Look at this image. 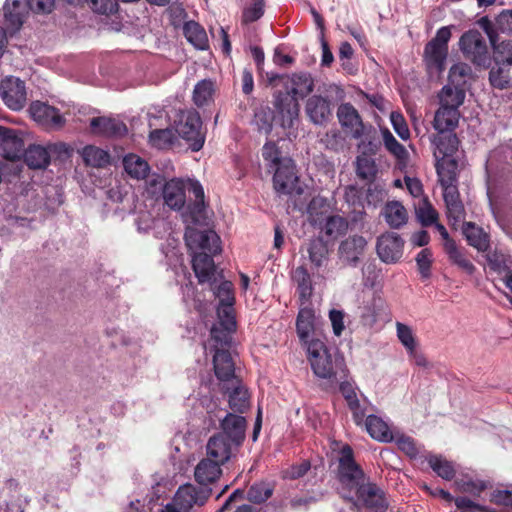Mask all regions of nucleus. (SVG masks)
<instances>
[{"mask_svg": "<svg viewBox=\"0 0 512 512\" xmlns=\"http://www.w3.org/2000/svg\"><path fill=\"white\" fill-rule=\"evenodd\" d=\"M278 79L284 91L274 94V107L281 116V126L292 128L299 116L298 99H303L314 90V79L308 72L275 75L270 81Z\"/></svg>", "mask_w": 512, "mask_h": 512, "instance_id": "nucleus-1", "label": "nucleus"}, {"mask_svg": "<svg viewBox=\"0 0 512 512\" xmlns=\"http://www.w3.org/2000/svg\"><path fill=\"white\" fill-rule=\"evenodd\" d=\"M308 359L314 374L330 383H338L346 377L344 358L331 353L322 340H312L306 347Z\"/></svg>", "mask_w": 512, "mask_h": 512, "instance_id": "nucleus-2", "label": "nucleus"}, {"mask_svg": "<svg viewBox=\"0 0 512 512\" xmlns=\"http://www.w3.org/2000/svg\"><path fill=\"white\" fill-rule=\"evenodd\" d=\"M332 452L339 462L338 479L343 498L353 500V494L367 481L363 470L354 461L352 448L337 441L331 443Z\"/></svg>", "mask_w": 512, "mask_h": 512, "instance_id": "nucleus-3", "label": "nucleus"}, {"mask_svg": "<svg viewBox=\"0 0 512 512\" xmlns=\"http://www.w3.org/2000/svg\"><path fill=\"white\" fill-rule=\"evenodd\" d=\"M452 26H443L436 32L424 48V62L430 74H441L445 69L448 56V42Z\"/></svg>", "mask_w": 512, "mask_h": 512, "instance_id": "nucleus-4", "label": "nucleus"}, {"mask_svg": "<svg viewBox=\"0 0 512 512\" xmlns=\"http://www.w3.org/2000/svg\"><path fill=\"white\" fill-rule=\"evenodd\" d=\"M211 493L212 490L207 487H196L190 483L181 485L172 502L168 503L162 512H193L207 502Z\"/></svg>", "mask_w": 512, "mask_h": 512, "instance_id": "nucleus-5", "label": "nucleus"}, {"mask_svg": "<svg viewBox=\"0 0 512 512\" xmlns=\"http://www.w3.org/2000/svg\"><path fill=\"white\" fill-rule=\"evenodd\" d=\"M196 181L191 179L172 178L168 181L162 177L156 176L149 181V190L152 188H161L164 204L174 211H180L186 203V190L190 191V183Z\"/></svg>", "mask_w": 512, "mask_h": 512, "instance_id": "nucleus-6", "label": "nucleus"}, {"mask_svg": "<svg viewBox=\"0 0 512 512\" xmlns=\"http://www.w3.org/2000/svg\"><path fill=\"white\" fill-rule=\"evenodd\" d=\"M438 176L443 188V198L447 208V216L453 224H457L464 219V206L459 199V192L455 185L456 177L454 171L443 173V165L438 164Z\"/></svg>", "mask_w": 512, "mask_h": 512, "instance_id": "nucleus-7", "label": "nucleus"}, {"mask_svg": "<svg viewBox=\"0 0 512 512\" xmlns=\"http://www.w3.org/2000/svg\"><path fill=\"white\" fill-rule=\"evenodd\" d=\"M201 128L202 122L197 111L187 110L180 113L176 131L186 140L192 151H199L204 145L205 136Z\"/></svg>", "mask_w": 512, "mask_h": 512, "instance_id": "nucleus-8", "label": "nucleus"}, {"mask_svg": "<svg viewBox=\"0 0 512 512\" xmlns=\"http://www.w3.org/2000/svg\"><path fill=\"white\" fill-rule=\"evenodd\" d=\"M459 47L464 56L475 65L486 67L490 57L486 41L478 30H469L459 39Z\"/></svg>", "mask_w": 512, "mask_h": 512, "instance_id": "nucleus-9", "label": "nucleus"}, {"mask_svg": "<svg viewBox=\"0 0 512 512\" xmlns=\"http://www.w3.org/2000/svg\"><path fill=\"white\" fill-rule=\"evenodd\" d=\"M432 145L434 146V157L436 159V170L438 171V164L443 165V173L453 171L456 167L455 161L448 160L458 148V138L456 134L451 132L440 133L438 132L431 138Z\"/></svg>", "mask_w": 512, "mask_h": 512, "instance_id": "nucleus-10", "label": "nucleus"}, {"mask_svg": "<svg viewBox=\"0 0 512 512\" xmlns=\"http://www.w3.org/2000/svg\"><path fill=\"white\" fill-rule=\"evenodd\" d=\"M274 171L273 184L277 193L284 195L301 194L302 188L298 185V176L292 159H285L282 166Z\"/></svg>", "mask_w": 512, "mask_h": 512, "instance_id": "nucleus-11", "label": "nucleus"}, {"mask_svg": "<svg viewBox=\"0 0 512 512\" xmlns=\"http://www.w3.org/2000/svg\"><path fill=\"white\" fill-rule=\"evenodd\" d=\"M0 95L9 109L19 111L27 101L25 83L13 76L6 77L0 83Z\"/></svg>", "mask_w": 512, "mask_h": 512, "instance_id": "nucleus-12", "label": "nucleus"}, {"mask_svg": "<svg viewBox=\"0 0 512 512\" xmlns=\"http://www.w3.org/2000/svg\"><path fill=\"white\" fill-rule=\"evenodd\" d=\"M403 248L404 240L395 232H386L377 239V255L386 264L397 263L403 255Z\"/></svg>", "mask_w": 512, "mask_h": 512, "instance_id": "nucleus-13", "label": "nucleus"}, {"mask_svg": "<svg viewBox=\"0 0 512 512\" xmlns=\"http://www.w3.org/2000/svg\"><path fill=\"white\" fill-rule=\"evenodd\" d=\"M239 447L226 434L217 433L211 436L206 444V456L224 465L236 455Z\"/></svg>", "mask_w": 512, "mask_h": 512, "instance_id": "nucleus-14", "label": "nucleus"}, {"mask_svg": "<svg viewBox=\"0 0 512 512\" xmlns=\"http://www.w3.org/2000/svg\"><path fill=\"white\" fill-rule=\"evenodd\" d=\"M185 241L191 250L201 249L212 255L221 251L220 237L212 230L200 231L193 227H187Z\"/></svg>", "mask_w": 512, "mask_h": 512, "instance_id": "nucleus-15", "label": "nucleus"}, {"mask_svg": "<svg viewBox=\"0 0 512 512\" xmlns=\"http://www.w3.org/2000/svg\"><path fill=\"white\" fill-rule=\"evenodd\" d=\"M236 329L234 313L229 309L219 312L218 323L211 328V339L214 342V349H226L231 342V334Z\"/></svg>", "mask_w": 512, "mask_h": 512, "instance_id": "nucleus-16", "label": "nucleus"}, {"mask_svg": "<svg viewBox=\"0 0 512 512\" xmlns=\"http://www.w3.org/2000/svg\"><path fill=\"white\" fill-rule=\"evenodd\" d=\"M354 494L357 501L367 509L374 512H385L388 509L384 491L374 483L366 481Z\"/></svg>", "mask_w": 512, "mask_h": 512, "instance_id": "nucleus-17", "label": "nucleus"}, {"mask_svg": "<svg viewBox=\"0 0 512 512\" xmlns=\"http://www.w3.org/2000/svg\"><path fill=\"white\" fill-rule=\"evenodd\" d=\"M305 113L314 125L324 126L332 117V102L328 97L312 95L305 103Z\"/></svg>", "mask_w": 512, "mask_h": 512, "instance_id": "nucleus-18", "label": "nucleus"}, {"mask_svg": "<svg viewBox=\"0 0 512 512\" xmlns=\"http://www.w3.org/2000/svg\"><path fill=\"white\" fill-rule=\"evenodd\" d=\"M214 372L221 385L231 382L238 383L239 378L235 375V364L227 349H217L213 356Z\"/></svg>", "mask_w": 512, "mask_h": 512, "instance_id": "nucleus-19", "label": "nucleus"}, {"mask_svg": "<svg viewBox=\"0 0 512 512\" xmlns=\"http://www.w3.org/2000/svg\"><path fill=\"white\" fill-rule=\"evenodd\" d=\"M31 117L47 128H60L65 120L59 110L44 102H32L29 107Z\"/></svg>", "mask_w": 512, "mask_h": 512, "instance_id": "nucleus-20", "label": "nucleus"}, {"mask_svg": "<svg viewBox=\"0 0 512 512\" xmlns=\"http://www.w3.org/2000/svg\"><path fill=\"white\" fill-rule=\"evenodd\" d=\"M367 246V240L361 235H352L343 240L338 248L340 260L347 264L355 266Z\"/></svg>", "mask_w": 512, "mask_h": 512, "instance_id": "nucleus-21", "label": "nucleus"}, {"mask_svg": "<svg viewBox=\"0 0 512 512\" xmlns=\"http://www.w3.org/2000/svg\"><path fill=\"white\" fill-rule=\"evenodd\" d=\"M337 117L341 126L348 129L353 138L358 139L364 134L361 117L352 104H341L337 110Z\"/></svg>", "mask_w": 512, "mask_h": 512, "instance_id": "nucleus-22", "label": "nucleus"}, {"mask_svg": "<svg viewBox=\"0 0 512 512\" xmlns=\"http://www.w3.org/2000/svg\"><path fill=\"white\" fill-rule=\"evenodd\" d=\"M190 192L194 195V202L187 206L183 213L185 222L200 224L205 219L204 190L199 182L190 183Z\"/></svg>", "mask_w": 512, "mask_h": 512, "instance_id": "nucleus-23", "label": "nucleus"}, {"mask_svg": "<svg viewBox=\"0 0 512 512\" xmlns=\"http://www.w3.org/2000/svg\"><path fill=\"white\" fill-rule=\"evenodd\" d=\"M296 329L300 341L308 347L315 329V312L309 303L301 305L296 320Z\"/></svg>", "mask_w": 512, "mask_h": 512, "instance_id": "nucleus-24", "label": "nucleus"}, {"mask_svg": "<svg viewBox=\"0 0 512 512\" xmlns=\"http://www.w3.org/2000/svg\"><path fill=\"white\" fill-rule=\"evenodd\" d=\"M332 212L331 203L322 196L313 197L306 207L307 220L314 227H322Z\"/></svg>", "mask_w": 512, "mask_h": 512, "instance_id": "nucleus-25", "label": "nucleus"}, {"mask_svg": "<svg viewBox=\"0 0 512 512\" xmlns=\"http://www.w3.org/2000/svg\"><path fill=\"white\" fill-rule=\"evenodd\" d=\"M93 133L106 137H121L127 134L126 125L117 119L107 117H95L90 121Z\"/></svg>", "mask_w": 512, "mask_h": 512, "instance_id": "nucleus-26", "label": "nucleus"}, {"mask_svg": "<svg viewBox=\"0 0 512 512\" xmlns=\"http://www.w3.org/2000/svg\"><path fill=\"white\" fill-rule=\"evenodd\" d=\"M221 466L218 462L206 456L199 461L194 469L196 482L202 485V487L214 483L222 475Z\"/></svg>", "mask_w": 512, "mask_h": 512, "instance_id": "nucleus-27", "label": "nucleus"}, {"mask_svg": "<svg viewBox=\"0 0 512 512\" xmlns=\"http://www.w3.org/2000/svg\"><path fill=\"white\" fill-rule=\"evenodd\" d=\"M222 431L218 434H226L235 444L241 446L245 438L246 419L243 416L228 413L221 421Z\"/></svg>", "mask_w": 512, "mask_h": 512, "instance_id": "nucleus-28", "label": "nucleus"}, {"mask_svg": "<svg viewBox=\"0 0 512 512\" xmlns=\"http://www.w3.org/2000/svg\"><path fill=\"white\" fill-rule=\"evenodd\" d=\"M192 267L200 283L216 280V267L210 255L205 252L194 253Z\"/></svg>", "mask_w": 512, "mask_h": 512, "instance_id": "nucleus-29", "label": "nucleus"}, {"mask_svg": "<svg viewBox=\"0 0 512 512\" xmlns=\"http://www.w3.org/2000/svg\"><path fill=\"white\" fill-rule=\"evenodd\" d=\"M222 389L229 393V406L233 411L243 413L248 409L249 394L247 389L241 385L240 380H238L237 384L231 382L223 385Z\"/></svg>", "mask_w": 512, "mask_h": 512, "instance_id": "nucleus-30", "label": "nucleus"}, {"mask_svg": "<svg viewBox=\"0 0 512 512\" xmlns=\"http://www.w3.org/2000/svg\"><path fill=\"white\" fill-rule=\"evenodd\" d=\"M459 118V110L439 107L435 113L433 127L440 133L452 132L457 127Z\"/></svg>", "mask_w": 512, "mask_h": 512, "instance_id": "nucleus-31", "label": "nucleus"}, {"mask_svg": "<svg viewBox=\"0 0 512 512\" xmlns=\"http://www.w3.org/2000/svg\"><path fill=\"white\" fill-rule=\"evenodd\" d=\"M445 253L450 263L457 266L464 273L473 275L476 271V267L468 258L466 251L460 249L455 242H448Z\"/></svg>", "mask_w": 512, "mask_h": 512, "instance_id": "nucleus-32", "label": "nucleus"}, {"mask_svg": "<svg viewBox=\"0 0 512 512\" xmlns=\"http://www.w3.org/2000/svg\"><path fill=\"white\" fill-rule=\"evenodd\" d=\"M462 232L470 246L476 248L479 252L487 251L489 236L481 227L476 226L472 222H466L463 224Z\"/></svg>", "mask_w": 512, "mask_h": 512, "instance_id": "nucleus-33", "label": "nucleus"}, {"mask_svg": "<svg viewBox=\"0 0 512 512\" xmlns=\"http://www.w3.org/2000/svg\"><path fill=\"white\" fill-rule=\"evenodd\" d=\"M24 7L18 0H7L4 7L5 24L12 32L17 31L24 21Z\"/></svg>", "mask_w": 512, "mask_h": 512, "instance_id": "nucleus-34", "label": "nucleus"}, {"mask_svg": "<svg viewBox=\"0 0 512 512\" xmlns=\"http://www.w3.org/2000/svg\"><path fill=\"white\" fill-rule=\"evenodd\" d=\"M383 216L387 224L394 229L402 227L408 220L407 211L399 201L388 202L383 209Z\"/></svg>", "mask_w": 512, "mask_h": 512, "instance_id": "nucleus-35", "label": "nucleus"}, {"mask_svg": "<svg viewBox=\"0 0 512 512\" xmlns=\"http://www.w3.org/2000/svg\"><path fill=\"white\" fill-rule=\"evenodd\" d=\"M55 146H49L48 148L40 145H32L25 152V162L33 169H44L50 163V152L49 149H53Z\"/></svg>", "mask_w": 512, "mask_h": 512, "instance_id": "nucleus-36", "label": "nucleus"}, {"mask_svg": "<svg viewBox=\"0 0 512 512\" xmlns=\"http://www.w3.org/2000/svg\"><path fill=\"white\" fill-rule=\"evenodd\" d=\"M365 427L370 436L378 441L389 442L393 440L388 424L376 415L367 416Z\"/></svg>", "mask_w": 512, "mask_h": 512, "instance_id": "nucleus-37", "label": "nucleus"}, {"mask_svg": "<svg viewBox=\"0 0 512 512\" xmlns=\"http://www.w3.org/2000/svg\"><path fill=\"white\" fill-rule=\"evenodd\" d=\"M292 278L297 284V291L300 298V304L309 303V299L313 292L311 277L306 268L300 266L293 271Z\"/></svg>", "mask_w": 512, "mask_h": 512, "instance_id": "nucleus-38", "label": "nucleus"}, {"mask_svg": "<svg viewBox=\"0 0 512 512\" xmlns=\"http://www.w3.org/2000/svg\"><path fill=\"white\" fill-rule=\"evenodd\" d=\"M125 172L132 178L140 180L146 178L150 166L146 160L136 154H128L123 158Z\"/></svg>", "mask_w": 512, "mask_h": 512, "instance_id": "nucleus-39", "label": "nucleus"}, {"mask_svg": "<svg viewBox=\"0 0 512 512\" xmlns=\"http://www.w3.org/2000/svg\"><path fill=\"white\" fill-rule=\"evenodd\" d=\"M440 107L447 109H457L463 104L465 99V91L462 88H453L450 85H445L440 94Z\"/></svg>", "mask_w": 512, "mask_h": 512, "instance_id": "nucleus-40", "label": "nucleus"}, {"mask_svg": "<svg viewBox=\"0 0 512 512\" xmlns=\"http://www.w3.org/2000/svg\"><path fill=\"white\" fill-rule=\"evenodd\" d=\"M427 462L430 468L442 479L452 480L456 474L454 464L441 455H429Z\"/></svg>", "mask_w": 512, "mask_h": 512, "instance_id": "nucleus-41", "label": "nucleus"}, {"mask_svg": "<svg viewBox=\"0 0 512 512\" xmlns=\"http://www.w3.org/2000/svg\"><path fill=\"white\" fill-rule=\"evenodd\" d=\"M81 156L85 164L92 167H104L110 162L108 152L93 145L85 146L81 151Z\"/></svg>", "mask_w": 512, "mask_h": 512, "instance_id": "nucleus-42", "label": "nucleus"}, {"mask_svg": "<svg viewBox=\"0 0 512 512\" xmlns=\"http://www.w3.org/2000/svg\"><path fill=\"white\" fill-rule=\"evenodd\" d=\"M184 34L186 39L196 48L204 50L208 46L207 34L197 22H186L184 25Z\"/></svg>", "mask_w": 512, "mask_h": 512, "instance_id": "nucleus-43", "label": "nucleus"}, {"mask_svg": "<svg viewBox=\"0 0 512 512\" xmlns=\"http://www.w3.org/2000/svg\"><path fill=\"white\" fill-rule=\"evenodd\" d=\"M493 50V61L495 64L512 67V40L506 39L501 42L491 43Z\"/></svg>", "mask_w": 512, "mask_h": 512, "instance_id": "nucleus-44", "label": "nucleus"}, {"mask_svg": "<svg viewBox=\"0 0 512 512\" xmlns=\"http://www.w3.org/2000/svg\"><path fill=\"white\" fill-rule=\"evenodd\" d=\"M214 295L219 299V307L217 309V315L219 312L229 309L230 313H233L234 294L233 285L230 281H223L215 289Z\"/></svg>", "mask_w": 512, "mask_h": 512, "instance_id": "nucleus-45", "label": "nucleus"}, {"mask_svg": "<svg viewBox=\"0 0 512 512\" xmlns=\"http://www.w3.org/2000/svg\"><path fill=\"white\" fill-rule=\"evenodd\" d=\"M486 260L490 269L497 273L509 271L512 266L510 255L498 248L489 251L486 254Z\"/></svg>", "mask_w": 512, "mask_h": 512, "instance_id": "nucleus-46", "label": "nucleus"}, {"mask_svg": "<svg viewBox=\"0 0 512 512\" xmlns=\"http://www.w3.org/2000/svg\"><path fill=\"white\" fill-rule=\"evenodd\" d=\"M489 82L493 88L504 90L511 86L510 68L495 64L489 71Z\"/></svg>", "mask_w": 512, "mask_h": 512, "instance_id": "nucleus-47", "label": "nucleus"}, {"mask_svg": "<svg viewBox=\"0 0 512 512\" xmlns=\"http://www.w3.org/2000/svg\"><path fill=\"white\" fill-rule=\"evenodd\" d=\"M320 228L327 237L335 239L347 231L348 222L339 215L331 214Z\"/></svg>", "mask_w": 512, "mask_h": 512, "instance_id": "nucleus-48", "label": "nucleus"}, {"mask_svg": "<svg viewBox=\"0 0 512 512\" xmlns=\"http://www.w3.org/2000/svg\"><path fill=\"white\" fill-rule=\"evenodd\" d=\"M214 83L211 80L204 79L198 82L193 90V101L198 107L207 105L213 99Z\"/></svg>", "mask_w": 512, "mask_h": 512, "instance_id": "nucleus-49", "label": "nucleus"}, {"mask_svg": "<svg viewBox=\"0 0 512 512\" xmlns=\"http://www.w3.org/2000/svg\"><path fill=\"white\" fill-rule=\"evenodd\" d=\"M471 67L465 63L454 64L449 71V84L453 88H462L471 76Z\"/></svg>", "mask_w": 512, "mask_h": 512, "instance_id": "nucleus-50", "label": "nucleus"}, {"mask_svg": "<svg viewBox=\"0 0 512 512\" xmlns=\"http://www.w3.org/2000/svg\"><path fill=\"white\" fill-rule=\"evenodd\" d=\"M378 169L374 159L361 155L356 159L357 176L363 180L373 181L376 178Z\"/></svg>", "mask_w": 512, "mask_h": 512, "instance_id": "nucleus-51", "label": "nucleus"}, {"mask_svg": "<svg viewBox=\"0 0 512 512\" xmlns=\"http://www.w3.org/2000/svg\"><path fill=\"white\" fill-rule=\"evenodd\" d=\"M307 252L311 263L316 267H320L327 258L328 248L322 238H315L310 240Z\"/></svg>", "mask_w": 512, "mask_h": 512, "instance_id": "nucleus-52", "label": "nucleus"}, {"mask_svg": "<svg viewBox=\"0 0 512 512\" xmlns=\"http://www.w3.org/2000/svg\"><path fill=\"white\" fill-rule=\"evenodd\" d=\"M266 0H252L242 10V24H249L259 20L265 12Z\"/></svg>", "mask_w": 512, "mask_h": 512, "instance_id": "nucleus-53", "label": "nucleus"}, {"mask_svg": "<svg viewBox=\"0 0 512 512\" xmlns=\"http://www.w3.org/2000/svg\"><path fill=\"white\" fill-rule=\"evenodd\" d=\"M174 140V132L169 129H155L149 134V143L157 149L170 147Z\"/></svg>", "mask_w": 512, "mask_h": 512, "instance_id": "nucleus-54", "label": "nucleus"}, {"mask_svg": "<svg viewBox=\"0 0 512 512\" xmlns=\"http://www.w3.org/2000/svg\"><path fill=\"white\" fill-rule=\"evenodd\" d=\"M262 156L266 162H268V167L270 170H274L277 167L282 166V162L285 159H290L289 157H283L281 155V151L273 142H267L264 144L262 149Z\"/></svg>", "mask_w": 512, "mask_h": 512, "instance_id": "nucleus-55", "label": "nucleus"}, {"mask_svg": "<svg viewBox=\"0 0 512 512\" xmlns=\"http://www.w3.org/2000/svg\"><path fill=\"white\" fill-rule=\"evenodd\" d=\"M396 334L400 343L404 346L406 351L413 350L417 347V342L413 329L401 322H396Z\"/></svg>", "mask_w": 512, "mask_h": 512, "instance_id": "nucleus-56", "label": "nucleus"}, {"mask_svg": "<svg viewBox=\"0 0 512 512\" xmlns=\"http://www.w3.org/2000/svg\"><path fill=\"white\" fill-rule=\"evenodd\" d=\"M416 215L423 226H430L438 219L437 211L426 199H423L416 208Z\"/></svg>", "mask_w": 512, "mask_h": 512, "instance_id": "nucleus-57", "label": "nucleus"}, {"mask_svg": "<svg viewBox=\"0 0 512 512\" xmlns=\"http://www.w3.org/2000/svg\"><path fill=\"white\" fill-rule=\"evenodd\" d=\"M273 488L269 483L260 482L252 485L248 491V499L254 503H262L272 496Z\"/></svg>", "mask_w": 512, "mask_h": 512, "instance_id": "nucleus-58", "label": "nucleus"}, {"mask_svg": "<svg viewBox=\"0 0 512 512\" xmlns=\"http://www.w3.org/2000/svg\"><path fill=\"white\" fill-rule=\"evenodd\" d=\"M383 142L386 149L398 159L406 156L405 147L400 144L388 129L382 130Z\"/></svg>", "mask_w": 512, "mask_h": 512, "instance_id": "nucleus-59", "label": "nucleus"}, {"mask_svg": "<svg viewBox=\"0 0 512 512\" xmlns=\"http://www.w3.org/2000/svg\"><path fill=\"white\" fill-rule=\"evenodd\" d=\"M433 262V255L430 249H422L416 256V263L422 278H429L431 276V265Z\"/></svg>", "mask_w": 512, "mask_h": 512, "instance_id": "nucleus-60", "label": "nucleus"}, {"mask_svg": "<svg viewBox=\"0 0 512 512\" xmlns=\"http://www.w3.org/2000/svg\"><path fill=\"white\" fill-rule=\"evenodd\" d=\"M497 31L512 36V9L502 10L495 18Z\"/></svg>", "mask_w": 512, "mask_h": 512, "instance_id": "nucleus-61", "label": "nucleus"}, {"mask_svg": "<svg viewBox=\"0 0 512 512\" xmlns=\"http://www.w3.org/2000/svg\"><path fill=\"white\" fill-rule=\"evenodd\" d=\"M91 9L99 14L110 15L118 11L116 0H88Z\"/></svg>", "mask_w": 512, "mask_h": 512, "instance_id": "nucleus-62", "label": "nucleus"}, {"mask_svg": "<svg viewBox=\"0 0 512 512\" xmlns=\"http://www.w3.org/2000/svg\"><path fill=\"white\" fill-rule=\"evenodd\" d=\"M254 123L259 131L269 133L272 128V114L269 109H259L255 112Z\"/></svg>", "mask_w": 512, "mask_h": 512, "instance_id": "nucleus-63", "label": "nucleus"}, {"mask_svg": "<svg viewBox=\"0 0 512 512\" xmlns=\"http://www.w3.org/2000/svg\"><path fill=\"white\" fill-rule=\"evenodd\" d=\"M390 119H391L392 126H393L395 132L398 134V136L402 140L409 139L410 131L408 129L407 123H406L403 115L398 112H392Z\"/></svg>", "mask_w": 512, "mask_h": 512, "instance_id": "nucleus-64", "label": "nucleus"}]
</instances>
